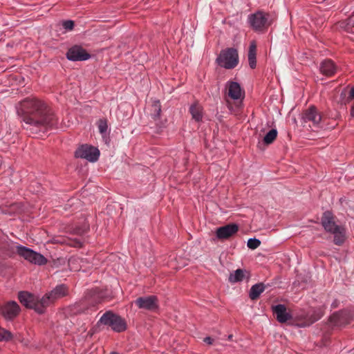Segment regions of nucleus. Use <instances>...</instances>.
<instances>
[{
  "label": "nucleus",
  "instance_id": "cd10ccee",
  "mask_svg": "<svg viewBox=\"0 0 354 354\" xmlns=\"http://www.w3.org/2000/svg\"><path fill=\"white\" fill-rule=\"evenodd\" d=\"M107 123L104 120H100L98 122V129L100 133L104 134L107 130Z\"/></svg>",
  "mask_w": 354,
  "mask_h": 354
},
{
  "label": "nucleus",
  "instance_id": "a211bd4d",
  "mask_svg": "<svg viewBox=\"0 0 354 354\" xmlns=\"http://www.w3.org/2000/svg\"><path fill=\"white\" fill-rule=\"evenodd\" d=\"M337 71V66L335 62L331 59H325L320 63L319 71L320 73L326 76H333Z\"/></svg>",
  "mask_w": 354,
  "mask_h": 354
},
{
  "label": "nucleus",
  "instance_id": "6e6552de",
  "mask_svg": "<svg viewBox=\"0 0 354 354\" xmlns=\"http://www.w3.org/2000/svg\"><path fill=\"white\" fill-rule=\"evenodd\" d=\"M16 251L19 256L30 263L41 266L47 262L46 259L43 255L26 247L17 245L16 246Z\"/></svg>",
  "mask_w": 354,
  "mask_h": 354
},
{
  "label": "nucleus",
  "instance_id": "bb28decb",
  "mask_svg": "<svg viewBox=\"0 0 354 354\" xmlns=\"http://www.w3.org/2000/svg\"><path fill=\"white\" fill-rule=\"evenodd\" d=\"M261 245V241L257 239H250L248 241L247 245L250 249L255 250Z\"/></svg>",
  "mask_w": 354,
  "mask_h": 354
},
{
  "label": "nucleus",
  "instance_id": "20e7f679",
  "mask_svg": "<svg viewBox=\"0 0 354 354\" xmlns=\"http://www.w3.org/2000/svg\"><path fill=\"white\" fill-rule=\"evenodd\" d=\"M104 325L111 327V328L117 333L124 331L127 328V323L125 320L111 310L106 311L102 315L97 326Z\"/></svg>",
  "mask_w": 354,
  "mask_h": 354
},
{
  "label": "nucleus",
  "instance_id": "5701e85b",
  "mask_svg": "<svg viewBox=\"0 0 354 354\" xmlns=\"http://www.w3.org/2000/svg\"><path fill=\"white\" fill-rule=\"evenodd\" d=\"M245 277L244 271L241 269H237L234 273L230 274L229 281L231 283H236L241 281Z\"/></svg>",
  "mask_w": 354,
  "mask_h": 354
},
{
  "label": "nucleus",
  "instance_id": "4c0bfd02",
  "mask_svg": "<svg viewBox=\"0 0 354 354\" xmlns=\"http://www.w3.org/2000/svg\"><path fill=\"white\" fill-rule=\"evenodd\" d=\"M346 30H347L348 31V30H350V27H348V28H346Z\"/></svg>",
  "mask_w": 354,
  "mask_h": 354
},
{
  "label": "nucleus",
  "instance_id": "412c9836",
  "mask_svg": "<svg viewBox=\"0 0 354 354\" xmlns=\"http://www.w3.org/2000/svg\"><path fill=\"white\" fill-rule=\"evenodd\" d=\"M189 113L195 121L199 122L202 120L203 108L198 102H196L191 105L189 108Z\"/></svg>",
  "mask_w": 354,
  "mask_h": 354
},
{
  "label": "nucleus",
  "instance_id": "9b49d317",
  "mask_svg": "<svg viewBox=\"0 0 354 354\" xmlns=\"http://www.w3.org/2000/svg\"><path fill=\"white\" fill-rule=\"evenodd\" d=\"M134 304L140 309L156 311L158 308V300L154 295L140 297L134 301Z\"/></svg>",
  "mask_w": 354,
  "mask_h": 354
},
{
  "label": "nucleus",
  "instance_id": "e433bc0d",
  "mask_svg": "<svg viewBox=\"0 0 354 354\" xmlns=\"http://www.w3.org/2000/svg\"><path fill=\"white\" fill-rule=\"evenodd\" d=\"M110 354H119V353H116V352H112V353H111Z\"/></svg>",
  "mask_w": 354,
  "mask_h": 354
},
{
  "label": "nucleus",
  "instance_id": "c85d7f7f",
  "mask_svg": "<svg viewBox=\"0 0 354 354\" xmlns=\"http://www.w3.org/2000/svg\"><path fill=\"white\" fill-rule=\"evenodd\" d=\"M62 25L66 30H71L74 27V22L71 20H67L64 21Z\"/></svg>",
  "mask_w": 354,
  "mask_h": 354
},
{
  "label": "nucleus",
  "instance_id": "ddd939ff",
  "mask_svg": "<svg viewBox=\"0 0 354 354\" xmlns=\"http://www.w3.org/2000/svg\"><path fill=\"white\" fill-rule=\"evenodd\" d=\"M66 57L71 61H84L90 58V55L81 46H74L68 49Z\"/></svg>",
  "mask_w": 354,
  "mask_h": 354
},
{
  "label": "nucleus",
  "instance_id": "a878e982",
  "mask_svg": "<svg viewBox=\"0 0 354 354\" xmlns=\"http://www.w3.org/2000/svg\"><path fill=\"white\" fill-rule=\"evenodd\" d=\"M153 107V113L152 116L153 118L156 120L158 118H159L160 112H161V106L160 104L158 101L154 102V103L152 105Z\"/></svg>",
  "mask_w": 354,
  "mask_h": 354
},
{
  "label": "nucleus",
  "instance_id": "4be33fe9",
  "mask_svg": "<svg viewBox=\"0 0 354 354\" xmlns=\"http://www.w3.org/2000/svg\"><path fill=\"white\" fill-rule=\"evenodd\" d=\"M265 286L262 283H257L252 286L250 290V298L252 300L257 299L260 295L264 291Z\"/></svg>",
  "mask_w": 354,
  "mask_h": 354
},
{
  "label": "nucleus",
  "instance_id": "423d86ee",
  "mask_svg": "<svg viewBox=\"0 0 354 354\" xmlns=\"http://www.w3.org/2000/svg\"><path fill=\"white\" fill-rule=\"evenodd\" d=\"M248 19L251 26L256 31L266 30L272 21L270 15L262 11L250 15Z\"/></svg>",
  "mask_w": 354,
  "mask_h": 354
},
{
  "label": "nucleus",
  "instance_id": "f8f14e48",
  "mask_svg": "<svg viewBox=\"0 0 354 354\" xmlns=\"http://www.w3.org/2000/svg\"><path fill=\"white\" fill-rule=\"evenodd\" d=\"M99 156L100 151L96 147L87 145H82L75 151L76 157L85 158L90 162L97 160Z\"/></svg>",
  "mask_w": 354,
  "mask_h": 354
},
{
  "label": "nucleus",
  "instance_id": "7c9ffc66",
  "mask_svg": "<svg viewBox=\"0 0 354 354\" xmlns=\"http://www.w3.org/2000/svg\"><path fill=\"white\" fill-rule=\"evenodd\" d=\"M348 97L351 99L354 98V87L351 89Z\"/></svg>",
  "mask_w": 354,
  "mask_h": 354
},
{
  "label": "nucleus",
  "instance_id": "dca6fc26",
  "mask_svg": "<svg viewBox=\"0 0 354 354\" xmlns=\"http://www.w3.org/2000/svg\"><path fill=\"white\" fill-rule=\"evenodd\" d=\"M303 119L305 122H311L315 127H319L322 115L315 106H310L304 113Z\"/></svg>",
  "mask_w": 354,
  "mask_h": 354
},
{
  "label": "nucleus",
  "instance_id": "f704fd0d",
  "mask_svg": "<svg viewBox=\"0 0 354 354\" xmlns=\"http://www.w3.org/2000/svg\"><path fill=\"white\" fill-rule=\"evenodd\" d=\"M232 337H233V335H230L228 336V337H227V339H228V340H230V341H231V340H232Z\"/></svg>",
  "mask_w": 354,
  "mask_h": 354
},
{
  "label": "nucleus",
  "instance_id": "2f4dec72",
  "mask_svg": "<svg viewBox=\"0 0 354 354\" xmlns=\"http://www.w3.org/2000/svg\"><path fill=\"white\" fill-rule=\"evenodd\" d=\"M347 26H353V21L351 18L347 19Z\"/></svg>",
  "mask_w": 354,
  "mask_h": 354
},
{
  "label": "nucleus",
  "instance_id": "1a4fd4ad",
  "mask_svg": "<svg viewBox=\"0 0 354 354\" xmlns=\"http://www.w3.org/2000/svg\"><path fill=\"white\" fill-rule=\"evenodd\" d=\"M244 95V91L241 89L239 83L232 81H229L226 83L225 98L228 104L230 103V99L242 101Z\"/></svg>",
  "mask_w": 354,
  "mask_h": 354
},
{
  "label": "nucleus",
  "instance_id": "4468645a",
  "mask_svg": "<svg viewBox=\"0 0 354 354\" xmlns=\"http://www.w3.org/2000/svg\"><path fill=\"white\" fill-rule=\"evenodd\" d=\"M20 311V307L16 301H10L6 303L0 308L1 314L6 319H12L17 317Z\"/></svg>",
  "mask_w": 354,
  "mask_h": 354
},
{
  "label": "nucleus",
  "instance_id": "39448f33",
  "mask_svg": "<svg viewBox=\"0 0 354 354\" xmlns=\"http://www.w3.org/2000/svg\"><path fill=\"white\" fill-rule=\"evenodd\" d=\"M216 60L221 67L226 69L234 68L239 62L238 51L234 48H227L221 51Z\"/></svg>",
  "mask_w": 354,
  "mask_h": 354
},
{
  "label": "nucleus",
  "instance_id": "0eeeda50",
  "mask_svg": "<svg viewBox=\"0 0 354 354\" xmlns=\"http://www.w3.org/2000/svg\"><path fill=\"white\" fill-rule=\"evenodd\" d=\"M102 302V297L96 291H91L86 296L84 301L80 305V312L85 314H90L96 310L97 305Z\"/></svg>",
  "mask_w": 354,
  "mask_h": 354
},
{
  "label": "nucleus",
  "instance_id": "7ed1b4c3",
  "mask_svg": "<svg viewBox=\"0 0 354 354\" xmlns=\"http://www.w3.org/2000/svg\"><path fill=\"white\" fill-rule=\"evenodd\" d=\"M322 224L324 230L334 235L333 242L335 245H341L346 239L345 228L337 224L336 217L329 211L323 214Z\"/></svg>",
  "mask_w": 354,
  "mask_h": 354
},
{
  "label": "nucleus",
  "instance_id": "b1692460",
  "mask_svg": "<svg viewBox=\"0 0 354 354\" xmlns=\"http://www.w3.org/2000/svg\"><path fill=\"white\" fill-rule=\"evenodd\" d=\"M277 136V129H272L266 134V136L263 138V142L266 145H270L276 140Z\"/></svg>",
  "mask_w": 354,
  "mask_h": 354
},
{
  "label": "nucleus",
  "instance_id": "6ab92c4d",
  "mask_svg": "<svg viewBox=\"0 0 354 354\" xmlns=\"http://www.w3.org/2000/svg\"><path fill=\"white\" fill-rule=\"evenodd\" d=\"M273 313L277 316V319L280 323H285L291 319V315L287 312L284 305L278 304L272 308Z\"/></svg>",
  "mask_w": 354,
  "mask_h": 354
},
{
  "label": "nucleus",
  "instance_id": "f257e3e1",
  "mask_svg": "<svg viewBox=\"0 0 354 354\" xmlns=\"http://www.w3.org/2000/svg\"><path fill=\"white\" fill-rule=\"evenodd\" d=\"M17 113L24 122L23 128L30 133L44 132L57 124V118L51 109L37 99L27 98L22 101Z\"/></svg>",
  "mask_w": 354,
  "mask_h": 354
},
{
  "label": "nucleus",
  "instance_id": "393cba45",
  "mask_svg": "<svg viewBox=\"0 0 354 354\" xmlns=\"http://www.w3.org/2000/svg\"><path fill=\"white\" fill-rule=\"evenodd\" d=\"M12 339V334L3 328L0 327V341H9Z\"/></svg>",
  "mask_w": 354,
  "mask_h": 354
},
{
  "label": "nucleus",
  "instance_id": "c756f323",
  "mask_svg": "<svg viewBox=\"0 0 354 354\" xmlns=\"http://www.w3.org/2000/svg\"><path fill=\"white\" fill-rule=\"evenodd\" d=\"M203 341L209 345L212 344L213 343V339L210 337H206L205 338H204Z\"/></svg>",
  "mask_w": 354,
  "mask_h": 354
},
{
  "label": "nucleus",
  "instance_id": "f03ea898",
  "mask_svg": "<svg viewBox=\"0 0 354 354\" xmlns=\"http://www.w3.org/2000/svg\"><path fill=\"white\" fill-rule=\"evenodd\" d=\"M68 287L64 284L57 286L50 292L45 294L41 298L26 291H21L18 294L20 303L26 308L34 309L37 313H44L46 308L68 294Z\"/></svg>",
  "mask_w": 354,
  "mask_h": 354
},
{
  "label": "nucleus",
  "instance_id": "9d476101",
  "mask_svg": "<svg viewBox=\"0 0 354 354\" xmlns=\"http://www.w3.org/2000/svg\"><path fill=\"white\" fill-rule=\"evenodd\" d=\"M353 318V313L349 310H344L334 313L329 318L330 324L333 326H344L348 324Z\"/></svg>",
  "mask_w": 354,
  "mask_h": 354
},
{
  "label": "nucleus",
  "instance_id": "f3484780",
  "mask_svg": "<svg viewBox=\"0 0 354 354\" xmlns=\"http://www.w3.org/2000/svg\"><path fill=\"white\" fill-rule=\"evenodd\" d=\"M324 315V309L323 307L314 308L310 315H306L301 323L298 325L301 327H306L313 324L315 322L320 319Z\"/></svg>",
  "mask_w": 354,
  "mask_h": 354
},
{
  "label": "nucleus",
  "instance_id": "2eb2a0df",
  "mask_svg": "<svg viewBox=\"0 0 354 354\" xmlns=\"http://www.w3.org/2000/svg\"><path fill=\"white\" fill-rule=\"evenodd\" d=\"M239 231V226L236 223H230L218 227L216 231L218 239H227Z\"/></svg>",
  "mask_w": 354,
  "mask_h": 354
},
{
  "label": "nucleus",
  "instance_id": "72a5a7b5",
  "mask_svg": "<svg viewBox=\"0 0 354 354\" xmlns=\"http://www.w3.org/2000/svg\"><path fill=\"white\" fill-rule=\"evenodd\" d=\"M351 115L353 118H354V105L351 107Z\"/></svg>",
  "mask_w": 354,
  "mask_h": 354
},
{
  "label": "nucleus",
  "instance_id": "473e14b6",
  "mask_svg": "<svg viewBox=\"0 0 354 354\" xmlns=\"http://www.w3.org/2000/svg\"><path fill=\"white\" fill-rule=\"evenodd\" d=\"M82 244L80 241H75L73 246L75 247H82Z\"/></svg>",
  "mask_w": 354,
  "mask_h": 354
},
{
  "label": "nucleus",
  "instance_id": "aec40b11",
  "mask_svg": "<svg viewBox=\"0 0 354 354\" xmlns=\"http://www.w3.org/2000/svg\"><path fill=\"white\" fill-rule=\"evenodd\" d=\"M257 44L255 41H252L250 44L248 58L250 67L251 68H254L257 66Z\"/></svg>",
  "mask_w": 354,
  "mask_h": 354
},
{
  "label": "nucleus",
  "instance_id": "c9c22d12",
  "mask_svg": "<svg viewBox=\"0 0 354 354\" xmlns=\"http://www.w3.org/2000/svg\"><path fill=\"white\" fill-rule=\"evenodd\" d=\"M332 307H333V308H336V307H337V304H336V303H333V304H332Z\"/></svg>",
  "mask_w": 354,
  "mask_h": 354
}]
</instances>
